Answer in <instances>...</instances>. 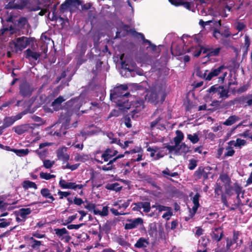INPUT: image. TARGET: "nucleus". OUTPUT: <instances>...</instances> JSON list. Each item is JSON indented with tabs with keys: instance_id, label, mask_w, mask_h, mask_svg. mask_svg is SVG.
I'll use <instances>...</instances> for the list:
<instances>
[{
	"instance_id": "nucleus-1",
	"label": "nucleus",
	"mask_w": 252,
	"mask_h": 252,
	"mask_svg": "<svg viewBox=\"0 0 252 252\" xmlns=\"http://www.w3.org/2000/svg\"><path fill=\"white\" fill-rule=\"evenodd\" d=\"M128 87L126 85H120L113 89L110 93L111 99L116 100L118 108L125 112L131 107L127 97L130 95V93L126 92Z\"/></svg>"
},
{
	"instance_id": "nucleus-2",
	"label": "nucleus",
	"mask_w": 252,
	"mask_h": 252,
	"mask_svg": "<svg viewBox=\"0 0 252 252\" xmlns=\"http://www.w3.org/2000/svg\"><path fill=\"white\" fill-rule=\"evenodd\" d=\"M31 42L30 37L26 36H21L16 38L14 40H11L9 42V48L11 49V51L16 54L19 52L22 51Z\"/></svg>"
},
{
	"instance_id": "nucleus-3",
	"label": "nucleus",
	"mask_w": 252,
	"mask_h": 252,
	"mask_svg": "<svg viewBox=\"0 0 252 252\" xmlns=\"http://www.w3.org/2000/svg\"><path fill=\"white\" fill-rule=\"evenodd\" d=\"M147 96L149 102L156 105L159 101L162 103L165 100L166 95L164 91L159 88L152 90L147 94Z\"/></svg>"
},
{
	"instance_id": "nucleus-4",
	"label": "nucleus",
	"mask_w": 252,
	"mask_h": 252,
	"mask_svg": "<svg viewBox=\"0 0 252 252\" xmlns=\"http://www.w3.org/2000/svg\"><path fill=\"white\" fill-rule=\"evenodd\" d=\"M226 68V66H224L223 64L212 68L210 72L207 74L206 77L207 81H210L214 77H217L222 73V74L218 78V82L220 84L223 83L227 75V72H223V70Z\"/></svg>"
},
{
	"instance_id": "nucleus-5",
	"label": "nucleus",
	"mask_w": 252,
	"mask_h": 252,
	"mask_svg": "<svg viewBox=\"0 0 252 252\" xmlns=\"http://www.w3.org/2000/svg\"><path fill=\"white\" fill-rule=\"evenodd\" d=\"M1 22L2 26L0 29V41L6 42L11 35L16 33V29L12 25L3 24V19H1Z\"/></svg>"
},
{
	"instance_id": "nucleus-6",
	"label": "nucleus",
	"mask_w": 252,
	"mask_h": 252,
	"mask_svg": "<svg viewBox=\"0 0 252 252\" xmlns=\"http://www.w3.org/2000/svg\"><path fill=\"white\" fill-rule=\"evenodd\" d=\"M81 4L80 0H65L60 6V13L63 14L68 9L71 13L74 12Z\"/></svg>"
},
{
	"instance_id": "nucleus-7",
	"label": "nucleus",
	"mask_w": 252,
	"mask_h": 252,
	"mask_svg": "<svg viewBox=\"0 0 252 252\" xmlns=\"http://www.w3.org/2000/svg\"><path fill=\"white\" fill-rule=\"evenodd\" d=\"M5 8L7 9L23 10L29 3L28 0H6Z\"/></svg>"
},
{
	"instance_id": "nucleus-8",
	"label": "nucleus",
	"mask_w": 252,
	"mask_h": 252,
	"mask_svg": "<svg viewBox=\"0 0 252 252\" xmlns=\"http://www.w3.org/2000/svg\"><path fill=\"white\" fill-rule=\"evenodd\" d=\"M29 112V109H27L15 116L5 117L3 119V123L2 126L3 129L12 126L15 122L21 119L23 116L27 114Z\"/></svg>"
},
{
	"instance_id": "nucleus-9",
	"label": "nucleus",
	"mask_w": 252,
	"mask_h": 252,
	"mask_svg": "<svg viewBox=\"0 0 252 252\" xmlns=\"http://www.w3.org/2000/svg\"><path fill=\"white\" fill-rule=\"evenodd\" d=\"M29 26L28 19L26 17L21 16L15 20L14 27L16 29V32H19L18 35H20L25 34L23 30L26 29V26L29 27Z\"/></svg>"
},
{
	"instance_id": "nucleus-10",
	"label": "nucleus",
	"mask_w": 252,
	"mask_h": 252,
	"mask_svg": "<svg viewBox=\"0 0 252 252\" xmlns=\"http://www.w3.org/2000/svg\"><path fill=\"white\" fill-rule=\"evenodd\" d=\"M72 113L69 110H65L64 112H62L60 115L58 121L62 124V126L65 129H68L70 127V122Z\"/></svg>"
},
{
	"instance_id": "nucleus-11",
	"label": "nucleus",
	"mask_w": 252,
	"mask_h": 252,
	"mask_svg": "<svg viewBox=\"0 0 252 252\" xmlns=\"http://www.w3.org/2000/svg\"><path fill=\"white\" fill-rule=\"evenodd\" d=\"M54 234L55 235L60 239L62 241H64L66 243H68L71 237L69 235V232L65 227L62 228H54Z\"/></svg>"
},
{
	"instance_id": "nucleus-12",
	"label": "nucleus",
	"mask_w": 252,
	"mask_h": 252,
	"mask_svg": "<svg viewBox=\"0 0 252 252\" xmlns=\"http://www.w3.org/2000/svg\"><path fill=\"white\" fill-rule=\"evenodd\" d=\"M33 89L27 82L22 83L19 86V94L23 97H29L32 94Z\"/></svg>"
},
{
	"instance_id": "nucleus-13",
	"label": "nucleus",
	"mask_w": 252,
	"mask_h": 252,
	"mask_svg": "<svg viewBox=\"0 0 252 252\" xmlns=\"http://www.w3.org/2000/svg\"><path fill=\"white\" fill-rule=\"evenodd\" d=\"M210 235L213 241L217 242L220 241L224 236L223 228L222 226L213 228Z\"/></svg>"
},
{
	"instance_id": "nucleus-14",
	"label": "nucleus",
	"mask_w": 252,
	"mask_h": 252,
	"mask_svg": "<svg viewBox=\"0 0 252 252\" xmlns=\"http://www.w3.org/2000/svg\"><path fill=\"white\" fill-rule=\"evenodd\" d=\"M67 148L65 146L60 147L57 151L56 154L58 159L63 161V164L67 162L70 158V156L67 153Z\"/></svg>"
},
{
	"instance_id": "nucleus-15",
	"label": "nucleus",
	"mask_w": 252,
	"mask_h": 252,
	"mask_svg": "<svg viewBox=\"0 0 252 252\" xmlns=\"http://www.w3.org/2000/svg\"><path fill=\"white\" fill-rule=\"evenodd\" d=\"M127 223L125 224V229L126 230L132 229L137 227L138 225H142L143 223V220L141 218H138L135 219H127Z\"/></svg>"
},
{
	"instance_id": "nucleus-16",
	"label": "nucleus",
	"mask_w": 252,
	"mask_h": 252,
	"mask_svg": "<svg viewBox=\"0 0 252 252\" xmlns=\"http://www.w3.org/2000/svg\"><path fill=\"white\" fill-rule=\"evenodd\" d=\"M51 145L50 143L44 142L40 144L39 146V149L35 150L34 152L38 156L40 159L41 160L45 159V158L47 156L48 154V150L47 149H44L41 151L40 149H43L46 146H49Z\"/></svg>"
},
{
	"instance_id": "nucleus-17",
	"label": "nucleus",
	"mask_w": 252,
	"mask_h": 252,
	"mask_svg": "<svg viewBox=\"0 0 252 252\" xmlns=\"http://www.w3.org/2000/svg\"><path fill=\"white\" fill-rule=\"evenodd\" d=\"M33 129V127L29 124L17 126L12 128V130L18 135H22L30 129L32 130Z\"/></svg>"
},
{
	"instance_id": "nucleus-18",
	"label": "nucleus",
	"mask_w": 252,
	"mask_h": 252,
	"mask_svg": "<svg viewBox=\"0 0 252 252\" xmlns=\"http://www.w3.org/2000/svg\"><path fill=\"white\" fill-rule=\"evenodd\" d=\"M118 151L112 148H107L101 155V158L103 161L107 162L113 157L116 156Z\"/></svg>"
},
{
	"instance_id": "nucleus-19",
	"label": "nucleus",
	"mask_w": 252,
	"mask_h": 252,
	"mask_svg": "<svg viewBox=\"0 0 252 252\" xmlns=\"http://www.w3.org/2000/svg\"><path fill=\"white\" fill-rule=\"evenodd\" d=\"M239 232L238 231L234 230L233 231V238L231 239L229 237L225 238L226 246L228 249H230L231 247L234 244L237 243L239 238Z\"/></svg>"
},
{
	"instance_id": "nucleus-20",
	"label": "nucleus",
	"mask_w": 252,
	"mask_h": 252,
	"mask_svg": "<svg viewBox=\"0 0 252 252\" xmlns=\"http://www.w3.org/2000/svg\"><path fill=\"white\" fill-rule=\"evenodd\" d=\"M25 57L26 59L30 60L31 59L37 60L41 54L39 53L32 51L30 48L27 49L25 52Z\"/></svg>"
},
{
	"instance_id": "nucleus-21",
	"label": "nucleus",
	"mask_w": 252,
	"mask_h": 252,
	"mask_svg": "<svg viewBox=\"0 0 252 252\" xmlns=\"http://www.w3.org/2000/svg\"><path fill=\"white\" fill-rule=\"evenodd\" d=\"M131 105V104L130 103ZM133 107L134 108L132 112L134 113L139 112L142 109L144 108V101L142 99L136 100L132 104Z\"/></svg>"
},
{
	"instance_id": "nucleus-22",
	"label": "nucleus",
	"mask_w": 252,
	"mask_h": 252,
	"mask_svg": "<svg viewBox=\"0 0 252 252\" xmlns=\"http://www.w3.org/2000/svg\"><path fill=\"white\" fill-rule=\"evenodd\" d=\"M65 100V99L63 96L60 95L52 102L51 106L53 107V109L55 111H58L61 108L62 103Z\"/></svg>"
},
{
	"instance_id": "nucleus-23",
	"label": "nucleus",
	"mask_w": 252,
	"mask_h": 252,
	"mask_svg": "<svg viewBox=\"0 0 252 252\" xmlns=\"http://www.w3.org/2000/svg\"><path fill=\"white\" fill-rule=\"evenodd\" d=\"M172 4L176 6H183L184 7L188 10H190L191 2L188 1H183L182 0H168Z\"/></svg>"
},
{
	"instance_id": "nucleus-24",
	"label": "nucleus",
	"mask_w": 252,
	"mask_h": 252,
	"mask_svg": "<svg viewBox=\"0 0 252 252\" xmlns=\"http://www.w3.org/2000/svg\"><path fill=\"white\" fill-rule=\"evenodd\" d=\"M149 244L148 239L140 237L134 244V247L138 249L145 248Z\"/></svg>"
},
{
	"instance_id": "nucleus-25",
	"label": "nucleus",
	"mask_w": 252,
	"mask_h": 252,
	"mask_svg": "<svg viewBox=\"0 0 252 252\" xmlns=\"http://www.w3.org/2000/svg\"><path fill=\"white\" fill-rule=\"evenodd\" d=\"M34 237L25 236V240H28L31 242V247L33 249H38L41 245H42V242L35 239Z\"/></svg>"
},
{
	"instance_id": "nucleus-26",
	"label": "nucleus",
	"mask_w": 252,
	"mask_h": 252,
	"mask_svg": "<svg viewBox=\"0 0 252 252\" xmlns=\"http://www.w3.org/2000/svg\"><path fill=\"white\" fill-rule=\"evenodd\" d=\"M40 193L43 197L51 199V201H47V202L49 203H52L53 201L55 200L54 196L51 194L50 190L47 188L42 189L40 190Z\"/></svg>"
},
{
	"instance_id": "nucleus-27",
	"label": "nucleus",
	"mask_w": 252,
	"mask_h": 252,
	"mask_svg": "<svg viewBox=\"0 0 252 252\" xmlns=\"http://www.w3.org/2000/svg\"><path fill=\"white\" fill-rule=\"evenodd\" d=\"M105 188L107 190L119 192L122 189V186L118 183L116 182L106 184L105 186Z\"/></svg>"
},
{
	"instance_id": "nucleus-28",
	"label": "nucleus",
	"mask_w": 252,
	"mask_h": 252,
	"mask_svg": "<svg viewBox=\"0 0 252 252\" xmlns=\"http://www.w3.org/2000/svg\"><path fill=\"white\" fill-rule=\"evenodd\" d=\"M200 195L199 193L197 192L193 197L192 198V202L194 204L192 208V216L195 215L196 213V211L199 208L200 204L199 203V199Z\"/></svg>"
},
{
	"instance_id": "nucleus-29",
	"label": "nucleus",
	"mask_w": 252,
	"mask_h": 252,
	"mask_svg": "<svg viewBox=\"0 0 252 252\" xmlns=\"http://www.w3.org/2000/svg\"><path fill=\"white\" fill-rule=\"evenodd\" d=\"M187 52L188 53H191L194 57L197 58L200 55L202 50L199 49V45H195L194 46H191L187 49Z\"/></svg>"
},
{
	"instance_id": "nucleus-30",
	"label": "nucleus",
	"mask_w": 252,
	"mask_h": 252,
	"mask_svg": "<svg viewBox=\"0 0 252 252\" xmlns=\"http://www.w3.org/2000/svg\"><path fill=\"white\" fill-rule=\"evenodd\" d=\"M116 242L124 248H127L130 246V244L122 236H118L116 238Z\"/></svg>"
},
{
	"instance_id": "nucleus-31",
	"label": "nucleus",
	"mask_w": 252,
	"mask_h": 252,
	"mask_svg": "<svg viewBox=\"0 0 252 252\" xmlns=\"http://www.w3.org/2000/svg\"><path fill=\"white\" fill-rule=\"evenodd\" d=\"M84 185L82 184H76L74 182H67L66 185L64 186L63 189H72L75 190L77 188L78 189H82Z\"/></svg>"
},
{
	"instance_id": "nucleus-32",
	"label": "nucleus",
	"mask_w": 252,
	"mask_h": 252,
	"mask_svg": "<svg viewBox=\"0 0 252 252\" xmlns=\"http://www.w3.org/2000/svg\"><path fill=\"white\" fill-rule=\"evenodd\" d=\"M176 134L177 136L174 138L173 140L175 142V144L179 146L180 143L184 139V134L181 131L178 130L176 131Z\"/></svg>"
},
{
	"instance_id": "nucleus-33",
	"label": "nucleus",
	"mask_w": 252,
	"mask_h": 252,
	"mask_svg": "<svg viewBox=\"0 0 252 252\" xmlns=\"http://www.w3.org/2000/svg\"><path fill=\"white\" fill-rule=\"evenodd\" d=\"M23 187L25 189L29 188H33L35 189H37V186L35 183L29 180H26L23 182Z\"/></svg>"
},
{
	"instance_id": "nucleus-34",
	"label": "nucleus",
	"mask_w": 252,
	"mask_h": 252,
	"mask_svg": "<svg viewBox=\"0 0 252 252\" xmlns=\"http://www.w3.org/2000/svg\"><path fill=\"white\" fill-rule=\"evenodd\" d=\"M20 216L24 220H26L27 218V215H30L32 210L30 208H22L19 210Z\"/></svg>"
},
{
	"instance_id": "nucleus-35",
	"label": "nucleus",
	"mask_w": 252,
	"mask_h": 252,
	"mask_svg": "<svg viewBox=\"0 0 252 252\" xmlns=\"http://www.w3.org/2000/svg\"><path fill=\"white\" fill-rule=\"evenodd\" d=\"M12 152L16 154L17 156L23 157L27 155L30 151L28 149H14Z\"/></svg>"
},
{
	"instance_id": "nucleus-36",
	"label": "nucleus",
	"mask_w": 252,
	"mask_h": 252,
	"mask_svg": "<svg viewBox=\"0 0 252 252\" xmlns=\"http://www.w3.org/2000/svg\"><path fill=\"white\" fill-rule=\"evenodd\" d=\"M237 118V117L235 115L231 116L226 120L223 123V125L228 126H231L236 122Z\"/></svg>"
},
{
	"instance_id": "nucleus-37",
	"label": "nucleus",
	"mask_w": 252,
	"mask_h": 252,
	"mask_svg": "<svg viewBox=\"0 0 252 252\" xmlns=\"http://www.w3.org/2000/svg\"><path fill=\"white\" fill-rule=\"evenodd\" d=\"M178 149H180V151H181V153L184 154H186L191 151L190 147L188 146L185 143H182L179 145Z\"/></svg>"
},
{
	"instance_id": "nucleus-38",
	"label": "nucleus",
	"mask_w": 252,
	"mask_h": 252,
	"mask_svg": "<svg viewBox=\"0 0 252 252\" xmlns=\"http://www.w3.org/2000/svg\"><path fill=\"white\" fill-rule=\"evenodd\" d=\"M221 48L220 47L216 49L210 48L209 52L207 54L208 57L217 56L220 54Z\"/></svg>"
},
{
	"instance_id": "nucleus-39",
	"label": "nucleus",
	"mask_w": 252,
	"mask_h": 252,
	"mask_svg": "<svg viewBox=\"0 0 252 252\" xmlns=\"http://www.w3.org/2000/svg\"><path fill=\"white\" fill-rule=\"evenodd\" d=\"M233 100L234 105L235 104H244L246 100V97L241 96L234 98Z\"/></svg>"
},
{
	"instance_id": "nucleus-40",
	"label": "nucleus",
	"mask_w": 252,
	"mask_h": 252,
	"mask_svg": "<svg viewBox=\"0 0 252 252\" xmlns=\"http://www.w3.org/2000/svg\"><path fill=\"white\" fill-rule=\"evenodd\" d=\"M165 148H166L169 150V153H172L173 151H175V154L178 155L180 152V149H178V146L175 144L174 146H170L166 145L164 146Z\"/></svg>"
},
{
	"instance_id": "nucleus-41",
	"label": "nucleus",
	"mask_w": 252,
	"mask_h": 252,
	"mask_svg": "<svg viewBox=\"0 0 252 252\" xmlns=\"http://www.w3.org/2000/svg\"><path fill=\"white\" fill-rule=\"evenodd\" d=\"M221 89H223V86H218L217 85H213L211 86L208 90V92L210 93H220V90Z\"/></svg>"
},
{
	"instance_id": "nucleus-42",
	"label": "nucleus",
	"mask_w": 252,
	"mask_h": 252,
	"mask_svg": "<svg viewBox=\"0 0 252 252\" xmlns=\"http://www.w3.org/2000/svg\"><path fill=\"white\" fill-rule=\"evenodd\" d=\"M66 129H65L64 127H63L62 125L60 129L59 130H56L54 132L53 135L58 137H61L63 135H64L67 132Z\"/></svg>"
},
{
	"instance_id": "nucleus-43",
	"label": "nucleus",
	"mask_w": 252,
	"mask_h": 252,
	"mask_svg": "<svg viewBox=\"0 0 252 252\" xmlns=\"http://www.w3.org/2000/svg\"><path fill=\"white\" fill-rule=\"evenodd\" d=\"M187 138L193 144L197 143L199 140L198 135L196 133H194L193 135L191 134H188Z\"/></svg>"
},
{
	"instance_id": "nucleus-44",
	"label": "nucleus",
	"mask_w": 252,
	"mask_h": 252,
	"mask_svg": "<svg viewBox=\"0 0 252 252\" xmlns=\"http://www.w3.org/2000/svg\"><path fill=\"white\" fill-rule=\"evenodd\" d=\"M43 161V166L46 169H50L53 167L55 164L54 160H51L50 159H44Z\"/></svg>"
},
{
	"instance_id": "nucleus-45",
	"label": "nucleus",
	"mask_w": 252,
	"mask_h": 252,
	"mask_svg": "<svg viewBox=\"0 0 252 252\" xmlns=\"http://www.w3.org/2000/svg\"><path fill=\"white\" fill-rule=\"evenodd\" d=\"M204 168L202 166H200L198 169L194 172V176L196 177L198 179L201 178L202 174L204 173Z\"/></svg>"
},
{
	"instance_id": "nucleus-46",
	"label": "nucleus",
	"mask_w": 252,
	"mask_h": 252,
	"mask_svg": "<svg viewBox=\"0 0 252 252\" xmlns=\"http://www.w3.org/2000/svg\"><path fill=\"white\" fill-rule=\"evenodd\" d=\"M40 177L41 179H45L46 180H50L52 178H55L56 177V175L54 174H51L50 173H44V172H40Z\"/></svg>"
},
{
	"instance_id": "nucleus-47",
	"label": "nucleus",
	"mask_w": 252,
	"mask_h": 252,
	"mask_svg": "<svg viewBox=\"0 0 252 252\" xmlns=\"http://www.w3.org/2000/svg\"><path fill=\"white\" fill-rule=\"evenodd\" d=\"M112 223L111 221H107L103 225L102 229L107 234H109L111 230Z\"/></svg>"
},
{
	"instance_id": "nucleus-48",
	"label": "nucleus",
	"mask_w": 252,
	"mask_h": 252,
	"mask_svg": "<svg viewBox=\"0 0 252 252\" xmlns=\"http://www.w3.org/2000/svg\"><path fill=\"white\" fill-rule=\"evenodd\" d=\"M108 161L109 162L106 165H104L101 167V169L103 171H107L115 169V165L112 163H110V160Z\"/></svg>"
},
{
	"instance_id": "nucleus-49",
	"label": "nucleus",
	"mask_w": 252,
	"mask_h": 252,
	"mask_svg": "<svg viewBox=\"0 0 252 252\" xmlns=\"http://www.w3.org/2000/svg\"><path fill=\"white\" fill-rule=\"evenodd\" d=\"M229 91L227 89H225L223 86V89H221L220 92V97L223 98L224 97L225 98H228L229 96L228 94Z\"/></svg>"
},
{
	"instance_id": "nucleus-50",
	"label": "nucleus",
	"mask_w": 252,
	"mask_h": 252,
	"mask_svg": "<svg viewBox=\"0 0 252 252\" xmlns=\"http://www.w3.org/2000/svg\"><path fill=\"white\" fill-rule=\"evenodd\" d=\"M208 71L207 70H206L204 73H202L201 70L199 68H198L196 71V75L200 78H201L205 80H207V72Z\"/></svg>"
},
{
	"instance_id": "nucleus-51",
	"label": "nucleus",
	"mask_w": 252,
	"mask_h": 252,
	"mask_svg": "<svg viewBox=\"0 0 252 252\" xmlns=\"http://www.w3.org/2000/svg\"><path fill=\"white\" fill-rule=\"evenodd\" d=\"M247 143V142L244 139H241L240 138H237L236 143L235 144V147L241 148L242 146H245Z\"/></svg>"
},
{
	"instance_id": "nucleus-52",
	"label": "nucleus",
	"mask_w": 252,
	"mask_h": 252,
	"mask_svg": "<svg viewBox=\"0 0 252 252\" xmlns=\"http://www.w3.org/2000/svg\"><path fill=\"white\" fill-rule=\"evenodd\" d=\"M162 118L163 117L161 116V115H160L155 120L151 122L150 126L151 129H153L157 124L162 119Z\"/></svg>"
},
{
	"instance_id": "nucleus-53",
	"label": "nucleus",
	"mask_w": 252,
	"mask_h": 252,
	"mask_svg": "<svg viewBox=\"0 0 252 252\" xmlns=\"http://www.w3.org/2000/svg\"><path fill=\"white\" fill-rule=\"evenodd\" d=\"M142 208L145 213H149L151 210L150 203L149 202H142Z\"/></svg>"
},
{
	"instance_id": "nucleus-54",
	"label": "nucleus",
	"mask_w": 252,
	"mask_h": 252,
	"mask_svg": "<svg viewBox=\"0 0 252 252\" xmlns=\"http://www.w3.org/2000/svg\"><path fill=\"white\" fill-rule=\"evenodd\" d=\"M220 43L225 46L230 47L232 45L231 40L227 38L222 37Z\"/></svg>"
},
{
	"instance_id": "nucleus-55",
	"label": "nucleus",
	"mask_w": 252,
	"mask_h": 252,
	"mask_svg": "<svg viewBox=\"0 0 252 252\" xmlns=\"http://www.w3.org/2000/svg\"><path fill=\"white\" fill-rule=\"evenodd\" d=\"M159 150V148L157 146H155L153 147H149L147 148V151L148 152H150V156L151 157H154L155 156V153Z\"/></svg>"
},
{
	"instance_id": "nucleus-56",
	"label": "nucleus",
	"mask_w": 252,
	"mask_h": 252,
	"mask_svg": "<svg viewBox=\"0 0 252 252\" xmlns=\"http://www.w3.org/2000/svg\"><path fill=\"white\" fill-rule=\"evenodd\" d=\"M88 158V157L87 155H82L79 154H78L75 157V160L76 161H81L84 162Z\"/></svg>"
},
{
	"instance_id": "nucleus-57",
	"label": "nucleus",
	"mask_w": 252,
	"mask_h": 252,
	"mask_svg": "<svg viewBox=\"0 0 252 252\" xmlns=\"http://www.w3.org/2000/svg\"><path fill=\"white\" fill-rule=\"evenodd\" d=\"M87 204L86 205H84V207L88 209L89 211H92L94 210V213L95 214H97V213L96 210H95V205L93 203H91L89 202H87Z\"/></svg>"
},
{
	"instance_id": "nucleus-58",
	"label": "nucleus",
	"mask_w": 252,
	"mask_h": 252,
	"mask_svg": "<svg viewBox=\"0 0 252 252\" xmlns=\"http://www.w3.org/2000/svg\"><path fill=\"white\" fill-rule=\"evenodd\" d=\"M197 166V160L194 159H191L189 160L188 168L189 170H192L195 169Z\"/></svg>"
},
{
	"instance_id": "nucleus-59",
	"label": "nucleus",
	"mask_w": 252,
	"mask_h": 252,
	"mask_svg": "<svg viewBox=\"0 0 252 252\" xmlns=\"http://www.w3.org/2000/svg\"><path fill=\"white\" fill-rule=\"evenodd\" d=\"M232 11V8L231 6L228 5V4L226 3V5L224 7L222 13H224L223 17H226L228 15V13H227L226 12H231Z\"/></svg>"
},
{
	"instance_id": "nucleus-60",
	"label": "nucleus",
	"mask_w": 252,
	"mask_h": 252,
	"mask_svg": "<svg viewBox=\"0 0 252 252\" xmlns=\"http://www.w3.org/2000/svg\"><path fill=\"white\" fill-rule=\"evenodd\" d=\"M220 179L221 182L223 183H229L230 182V179L228 175L226 174L220 175Z\"/></svg>"
},
{
	"instance_id": "nucleus-61",
	"label": "nucleus",
	"mask_w": 252,
	"mask_h": 252,
	"mask_svg": "<svg viewBox=\"0 0 252 252\" xmlns=\"http://www.w3.org/2000/svg\"><path fill=\"white\" fill-rule=\"evenodd\" d=\"M119 110H115V109L113 110L109 114L108 118H111L112 117H118L119 116H120V114H121L120 111H121V110H120L119 108ZM122 111H123L122 110Z\"/></svg>"
},
{
	"instance_id": "nucleus-62",
	"label": "nucleus",
	"mask_w": 252,
	"mask_h": 252,
	"mask_svg": "<svg viewBox=\"0 0 252 252\" xmlns=\"http://www.w3.org/2000/svg\"><path fill=\"white\" fill-rule=\"evenodd\" d=\"M226 149L227 150V152H226L224 155L225 157H232L234 155L235 151L233 149L232 147H228L226 148Z\"/></svg>"
},
{
	"instance_id": "nucleus-63",
	"label": "nucleus",
	"mask_w": 252,
	"mask_h": 252,
	"mask_svg": "<svg viewBox=\"0 0 252 252\" xmlns=\"http://www.w3.org/2000/svg\"><path fill=\"white\" fill-rule=\"evenodd\" d=\"M246 25L243 22H238L236 26L235 29L238 31V32L242 31L245 28Z\"/></svg>"
},
{
	"instance_id": "nucleus-64",
	"label": "nucleus",
	"mask_w": 252,
	"mask_h": 252,
	"mask_svg": "<svg viewBox=\"0 0 252 252\" xmlns=\"http://www.w3.org/2000/svg\"><path fill=\"white\" fill-rule=\"evenodd\" d=\"M222 191V187L220 184L216 183L215 188V193L216 195L219 196Z\"/></svg>"
}]
</instances>
